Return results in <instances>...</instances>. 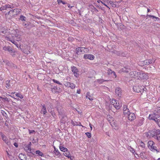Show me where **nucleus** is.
Masks as SVG:
<instances>
[{
    "mask_svg": "<svg viewBox=\"0 0 160 160\" xmlns=\"http://www.w3.org/2000/svg\"><path fill=\"white\" fill-rule=\"evenodd\" d=\"M133 77L139 80L147 79L148 78V76L145 73L134 71L133 72Z\"/></svg>",
    "mask_w": 160,
    "mask_h": 160,
    "instance_id": "nucleus-1",
    "label": "nucleus"
},
{
    "mask_svg": "<svg viewBox=\"0 0 160 160\" xmlns=\"http://www.w3.org/2000/svg\"><path fill=\"white\" fill-rule=\"evenodd\" d=\"M158 130V129H153L152 130H149L145 133L146 137L148 138H154Z\"/></svg>",
    "mask_w": 160,
    "mask_h": 160,
    "instance_id": "nucleus-2",
    "label": "nucleus"
},
{
    "mask_svg": "<svg viewBox=\"0 0 160 160\" xmlns=\"http://www.w3.org/2000/svg\"><path fill=\"white\" fill-rule=\"evenodd\" d=\"M148 147L151 151H156L157 152L159 151L157 149V148L155 146V143L152 141H150L148 142Z\"/></svg>",
    "mask_w": 160,
    "mask_h": 160,
    "instance_id": "nucleus-3",
    "label": "nucleus"
},
{
    "mask_svg": "<svg viewBox=\"0 0 160 160\" xmlns=\"http://www.w3.org/2000/svg\"><path fill=\"white\" fill-rule=\"evenodd\" d=\"M149 118L150 119L154 120L159 126L160 127V116L149 115Z\"/></svg>",
    "mask_w": 160,
    "mask_h": 160,
    "instance_id": "nucleus-4",
    "label": "nucleus"
},
{
    "mask_svg": "<svg viewBox=\"0 0 160 160\" xmlns=\"http://www.w3.org/2000/svg\"><path fill=\"white\" fill-rule=\"evenodd\" d=\"M155 61V60L153 61V59H148L140 62H139V65L141 66H143L146 65H148L150 64L154 63Z\"/></svg>",
    "mask_w": 160,
    "mask_h": 160,
    "instance_id": "nucleus-5",
    "label": "nucleus"
},
{
    "mask_svg": "<svg viewBox=\"0 0 160 160\" xmlns=\"http://www.w3.org/2000/svg\"><path fill=\"white\" fill-rule=\"evenodd\" d=\"M87 48L82 47H80L77 48L76 49V53L78 55H80L81 54L84 53L87 51L85 49Z\"/></svg>",
    "mask_w": 160,
    "mask_h": 160,
    "instance_id": "nucleus-6",
    "label": "nucleus"
},
{
    "mask_svg": "<svg viewBox=\"0 0 160 160\" xmlns=\"http://www.w3.org/2000/svg\"><path fill=\"white\" fill-rule=\"evenodd\" d=\"M112 104L117 109H119L120 108L121 106L120 105L118 101L112 99Z\"/></svg>",
    "mask_w": 160,
    "mask_h": 160,
    "instance_id": "nucleus-7",
    "label": "nucleus"
},
{
    "mask_svg": "<svg viewBox=\"0 0 160 160\" xmlns=\"http://www.w3.org/2000/svg\"><path fill=\"white\" fill-rule=\"evenodd\" d=\"M57 109L59 114V118H60V116L66 114L64 109L61 106L58 107Z\"/></svg>",
    "mask_w": 160,
    "mask_h": 160,
    "instance_id": "nucleus-8",
    "label": "nucleus"
},
{
    "mask_svg": "<svg viewBox=\"0 0 160 160\" xmlns=\"http://www.w3.org/2000/svg\"><path fill=\"white\" fill-rule=\"evenodd\" d=\"M133 89L135 92L138 93L141 92L143 88L141 86H133Z\"/></svg>",
    "mask_w": 160,
    "mask_h": 160,
    "instance_id": "nucleus-9",
    "label": "nucleus"
},
{
    "mask_svg": "<svg viewBox=\"0 0 160 160\" xmlns=\"http://www.w3.org/2000/svg\"><path fill=\"white\" fill-rule=\"evenodd\" d=\"M72 71L76 77H78L79 75L78 73V69L75 67L73 66L72 67Z\"/></svg>",
    "mask_w": 160,
    "mask_h": 160,
    "instance_id": "nucleus-10",
    "label": "nucleus"
},
{
    "mask_svg": "<svg viewBox=\"0 0 160 160\" xmlns=\"http://www.w3.org/2000/svg\"><path fill=\"white\" fill-rule=\"evenodd\" d=\"M149 115H155V116H160V107H157L156 108L152 114H150Z\"/></svg>",
    "mask_w": 160,
    "mask_h": 160,
    "instance_id": "nucleus-11",
    "label": "nucleus"
},
{
    "mask_svg": "<svg viewBox=\"0 0 160 160\" xmlns=\"http://www.w3.org/2000/svg\"><path fill=\"white\" fill-rule=\"evenodd\" d=\"M128 119L131 121H132L136 118L135 114L133 113H130L128 115Z\"/></svg>",
    "mask_w": 160,
    "mask_h": 160,
    "instance_id": "nucleus-12",
    "label": "nucleus"
},
{
    "mask_svg": "<svg viewBox=\"0 0 160 160\" xmlns=\"http://www.w3.org/2000/svg\"><path fill=\"white\" fill-rule=\"evenodd\" d=\"M84 58L85 59H88L90 60H93L94 58V56L91 54H85L84 56Z\"/></svg>",
    "mask_w": 160,
    "mask_h": 160,
    "instance_id": "nucleus-13",
    "label": "nucleus"
},
{
    "mask_svg": "<svg viewBox=\"0 0 160 160\" xmlns=\"http://www.w3.org/2000/svg\"><path fill=\"white\" fill-rule=\"evenodd\" d=\"M1 137L2 140L5 142L8 145H9L10 142L8 140L5 136L2 133H1Z\"/></svg>",
    "mask_w": 160,
    "mask_h": 160,
    "instance_id": "nucleus-14",
    "label": "nucleus"
},
{
    "mask_svg": "<svg viewBox=\"0 0 160 160\" xmlns=\"http://www.w3.org/2000/svg\"><path fill=\"white\" fill-rule=\"evenodd\" d=\"M61 118V123H64L67 120V118L66 114L60 116Z\"/></svg>",
    "mask_w": 160,
    "mask_h": 160,
    "instance_id": "nucleus-15",
    "label": "nucleus"
},
{
    "mask_svg": "<svg viewBox=\"0 0 160 160\" xmlns=\"http://www.w3.org/2000/svg\"><path fill=\"white\" fill-rule=\"evenodd\" d=\"M25 150L28 153H33V150H32L31 147H30V146H26L24 148Z\"/></svg>",
    "mask_w": 160,
    "mask_h": 160,
    "instance_id": "nucleus-16",
    "label": "nucleus"
},
{
    "mask_svg": "<svg viewBox=\"0 0 160 160\" xmlns=\"http://www.w3.org/2000/svg\"><path fill=\"white\" fill-rule=\"evenodd\" d=\"M89 8L90 10L92 13L97 12H98V11L93 6L91 5L89 6Z\"/></svg>",
    "mask_w": 160,
    "mask_h": 160,
    "instance_id": "nucleus-17",
    "label": "nucleus"
},
{
    "mask_svg": "<svg viewBox=\"0 0 160 160\" xmlns=\"http://www.w3.org/2000/svg\"><path fill=\"white\" fill-rule=\"evenodd\" d=\"M154 138L157 140L158 142H160V130L159 129L158 130Z\"/></svg>",
    "mask_w": 160,
    "mask_h": 160,
    "instance_id": "nucleus-18",
    "label": "nucleus"
},
{
    "mask_svg": "<svg viewBox=\"0 0 160 160\" xmlns=\"http://www.w3.org/2000/svg\"><path fill=\"white\" fill-rule=\"evenodd\" d=\"M7 32V29L4 27H2L1 25H0V33L5 34Z\"/></svg>",
    "mask_w": 160,
    "mask_h": 160,
    "instance_id": "nucleus-19",
    "label": "nucleus"
},
{
    "mask_svg": "<svg viewBox=\"0 0 160 160\" xmlns=\"http://www.w3.org/2000/svg\"><path fill=\"white\" fill-rule=\"evenodd\" d=\"M115 93L118 95L120 97L121 95V90L120 88H117L115 89Z\"/></svg>",
    "mask_w": 160,
    "mask_h": 160,
    "instance_id": "nucleus-20",
    "label": "nucleus"
},
{
    "mask_svg": "<svg viewBox=\"0 0 160 160\" xmlns=\"http://www.w3.org/2000/svg\"><path fill=\"white\" fill-rule=\"evenodd\" d=\"M3 49L5 51H7L11 52H13V49L9 46H4L3 48Z\"/></svg>",
    "mask_w": 160,
    "mask_h": 160,
    "instance_id": "nucleus-21",
    "label": "nucleus"
},
{
    "mask_svg": "<svg viewBox=\"0 0 160 160\" xmlns=\"http://www.w3.org/2000/svg\"><path fill=\"white\" fill-rule=\"evenodd\" d=\"M47 112L46 110V108L45 105H42V107L40 111V113H43L44 114H45Z\"/></svg>",
    "mask_w": 160,
    "mask_h": 160,
    "instance_id": "nucleus-22",
    "label": "nucleus"
},
{
    "mask_svg": "<svg viewBox=\"0 0 160 160\" xmlns=\"http://www.w3.org/2000/svg\"><path fill=\"white\" fill-rule=\"evenodd\" d=\"M6 38H7V40H9L12 42L13 43L15 44L17 47H18V44L17 43V42L12 39H11L9 37H6Z\"/></svg>",
    "mask_w": 160,
    "mask_h": 160,
    "instance_id": "nucleus-23",
    "label": "nucleus"
},
{
    "mask_svg": "<svg viewBox=\"0 0 160 160\" xmlns=\"http://www.w3.org/2000/svg\"><path fill=\"white\" fill-rule=\"evenodd\" d=\"M6 87L8 89H10L11 88V84L10 82V80H7L6 82Z\"/></svg>",
    "mask_w": 160,
    "mask_h": 160,
    "instance_id": "nucleus-24",
    "label": "nucleus"
},
{
    "mask_svg": "<svg viewBox=\"0 0 160 160\" xmlns=\"http://www.w3.org/2000/svg\"><path fill=\"white\" fill-rule=\"evenodd\" d=\"M141 158L142 159H146L147 158V155L144 152H142L140 154Z\"/></svg>",
    "mask_w": 160,
    "mask_h": 160,
    "instance_id": "nucleus-25",
    "label": "nucleus"
},
{
    "mask_svg": "<svg viewBox=\"0 0 160 160\" xmlns=\"http://www.w3.org/2000/svg\"><path fill=\"white\" fill-rule=\"evenodd\" d=\"M86 97L87 98H88L90 100H92L93 99L92 96L90 95V93L89 92H87L86 95Z\"/></svg>",
    "mask_w": 160,
    "mask_h": 160,
    "instance_id": "nucleus-26",
    "label": "nucleus"
},
{
    "mask_svg": "<svg viewBox=\"0 0 160 160\" xmlns=\"http://www.w3.org/2000/svg\"><path fill=\"white\" fill-rule=\"evenodd\" d=\"M146 17H147V19L149 18H152V19L155 18L156 20H159V18L153 15H147V16H146Z\"/></svg>",
    "mask_w": 160,
    "mask_h": 160,
    "instance_id": "nucleus-27",
    "label": "nucleus"
},
{
    "mask_svg": "<svg viewBox=\"0 0 160 160\" xmlns=\"http://www.w3.org/2000/svg\"><path fill=\"white\" fill-rule=\"evenodd\" d=\"M15 15H18L19 14L20 12H21L22 11V10L20 9H15Z\"/></svg>",
    "mask_w": 160,
    "mask_h": 160,
    "instance_id": "nucleus-28",
    "label": "nucleus"
},
{
    "mask_svg": "<svg viewBox=\"0 0 160 160\" xmlns=\"http://www.w3.org/2000/svg\"><path fill=\"white\" fill-rule=\"evenodd\" d=\"M107 71V73L108 75H111L112 74H114V75H115V72L113 71H112V70L110 69H108Z\"/></svg>",
    "mask_w": 160,
    "mask_h": 160,
    "instance_id": "nucleus-29",
    "label": "nucleus"
},
{
    "mask_svg": "<svg viewBox=\"0 0 160 160\" xmlns=\"http://www.w3.org/2000/svg\"><path fill=\"white\" fill-rule=\"evenodd\" d=\"M60 149L61 151L64 152H67L68 150L66 148L62 146H60Z\"/></svg>",
    "mask_w": 160,
    "mask_h": 160,
    "instance_id": "nucleus-30",
    "label": "nucleus"
},
{
    "mask_svg": "<svg viewBox=\"0 0 160 160\" xmlns=\"http://www.w3.org/2000/svg\"><path fill=\"white\" fill-rule=\"evenodd\" d=\"M55 150L54 151L55 154L57 156H60L61 154L58 151V150L57 149H56L55 147H54Z\"/></svg>",
    "mask_w": 160,
    "mask_h": 160,
    "instance_id": "nucleus-31",
    "label": "nucleus"
},
{
    "mask_svg": "<svg viewBox=\"0 0 160 160\" xmlns=\"http://www.w3.org/2000/svg\"><path fill=\"white\" fill-rule=\"evenodd\" d=\"M36 154L41 157H43L44 156V155L43 153L39 150L36 151Z\"/></svg>",
    "mask_w": 160,
    "mask_h": 160,
    "instance_id": "nucleus-32",
    "label": "nucleus"
},
{
    "mask_svg": "<svg viewBox=\"0 0 160 160\" xmlns=\"http://www.w3.org/2000/svg\"><path fill=\"white\" fill-rule=\"evenodd\" d=\"M143 118H142L140 120H139L137 121V123L138 125L139 126H141L143 124Z\"/></svg>",
    "mask_w": 160,
    "mask_h": 160,
    "instance_id": "nucleus-33",
    "label": "nucleus"
},
{
    "mask_svg": "<svg viewBox=\"0 0 160 160\" xmlns=\"http://www.w3.org/2000/svg\"><path fill=\"white\" fill-rule=\"evenodd\" d=\"M64 154L65 156L68 157V158H71V155L69 152L67 151V152H65Z\"/></svg>",
    "mask_w": 160,
    "mask_h": 160,
    "instance_id": "nucleus-34",
    "label": "nucleus"
},
{
    "mask_svg": "<svg viewBox=\"0 0 160 160\" xmlns=\"http://www.w3.org/2000/svg\"><path fill=\"white\" fill-rule=\"evenodd\" d=\"M1 113L3 116H4L6 118H7L8 117V116L6 112L3 110H1Z\"/></svg>",
    "mask_w": 160,
    "mask_h": 160,
    "instance_id": "nucleus-35",
    "label": "nucleus"
},
{
    "mask_svg": "<svg viewBox=\"0 0 160 160\" xmlns=\"http://www.w3.org/2000/svg\"><path fill=\"white\" fill-rule=\"evenodd\" d=\"M68 87L72 89H73L75 88V85L73 83L70 82L69 86Z\"/></svg>",
    "mask_w": 160,
    "mask_h": 160,
    "instance_id": "nucleus-36",
    "label": "nucleus"
},
{
    "mask_svg": "<svg viewBox=\"0 0 160 160\" xmlns=\"http://www.w3.org/2000/svg\"><path fill=\"white\" fill-rule=\"evenodd\" d=\"M52 91L54 93H55L58 92V89L56 87H55L52 88Z\"/></svg>",
    "mask_w": 160,
    "mask_h": 160,
    "instance_id": "nucleus-37",
    "label": "nucleus"
},
{
    "mask_svg": "<svg viewBox=\"0 0 160 160\" xmlns=\"http://www.w3.org/2000/svg\"><path fill=\"white\" fill-rule=\"evenodd\" d=\"M6 9L7 8H13L14 7L13 6V5H10L9 4H8L5 5Z\"/></svg>",
    "mask_w": 160,
    "mask_h": 160,
    "instance_id": "nucleus-38",
    "label": "nucleus"
},
{
    "mask_svg": "<svg viewBox=\"0 0 160 160\" xmlns=\"http://www.w3.org/2000/svg\"><path fill=\"white\" fill-rule=\"evenodd\" d=\"M26 17L23 15H21L19 19L22 21H25V20Z\"/></svg>",
    "mask_w": 160,
    "mask_h": 160,
    "instance_id": "nucleus-39",
    "label": "nucleus"
},
{
    "mask_svg": "<svg viewBox=\"0 0 160 160\" xmlns=\"http://www.w3.org/2000/svg\"><path fill=\"white\" fill-rule=\"evenodd\" d=\"M16 96L19 97L21 99L23 98V96L22 95L19 93H16Z\"/></svg>",
    "mask_w": 160,
    "mask_h": 160,
    "instance_id": "nucleus-40",
    "label": "nucleus"
},
{
    "mask_svg": "<svg viewBox=\"0 0 160 160\" xmlns=\"http://www.w3.org/2000/svg\"><path fill=\"white\" fill-rule=\"evenodd\" d=\"M124 111H125L123 112V113L125 115L126 114L128 115V114H129L130 113V112L129 111L128 109H127L126 110H124Z\"/></svg>",
    "mask_w": 160,
    "mask_h": 160,
    "instance_id": "nucleus-41",
    "label": "nucleus"
},
{
    "mask_svg": "<svg viewBox=\"0 0 160 160\" xmlns=\"http://www.w3.org/2000/svg\"><path fill=\"white\" fill-rule=\"evenodd\" d=\"M70 82H64V85L66 87H68L69 86Z\"/></svg>",
    "mask_w": 160,
    "mask_h": 160,
    "instance_id": "nucleus-42",
    "label": "nucleus"
},
{
    "mask_svg": "<svg viewBox=\"0 0 160 160\" xmlns=\"http://www.w3.org/2000/svg\"><path fill=\"white\" fill-rule=\"evenodd\" d=\"M106 80H104L102 79H99L97 80L98 82L99 83H102L103 82L106 81Z\"/></svg>",
    "mask_w": 160,
    "mask_h": 160,
    "instance_id": "nucleus-43",
    "label": "nucleus"
},
{
    "mask_svg": "<svg viewBox=\"0 0 160 160\" xmlns=\"http://www.w3.org/2000/svg\"><path fill=\"white\" fill-rule=\"evenodd\" d=\"M57 2L58 4H60V3H62L63 4H66V3L62 0H57Z\"/></svg>",
    "mask_w": 160,
    "mask_h": 160,
    "instance_id": "nucleus-44",
    "label": "nucleus"
},
{
    "mask_svg": "<svg viewBox=\"0 0 160 160\" xmlns=\"http://www.w3.org/2000/svg\"><path fill=\"white\" fill-rule=\"evenodd\" d=\"M52 81H53L54 82V83H57L58 84H59V85H62V84L61 83L59 82L58 81H57V80H56L55 79H53L52 80Z\"/></svg>",
    "mask_w": 160,
    "mask_h": 160,
    "instance_id": "nucleus-45",
    "label": "nucleus"
},
{
    "mask_svg": "<svg viewBox=\"0 0 160 160\" xmlns=\"http://www.w3.org/2000/svg\"><path fill=\"white\" fill-rule=\"evenodd\" d=\"M6 10L5 5L0 8V10L1 11H2V10Z\"/></svg>",
    "mask_w": 160,
    "mask_h": 160,
    "instance_id": "nucleus-46",
    "label": "nucleus"
},
{
    "mask_svg": "<svg viewBox=\"0 0 160 160\" xmlns=\"http://www.w3.org/2000/svg\"><path fill=\"white\" fill-rule=\"evenodd\" d=\"M85 134L88 138H90L91 137V134L90 133L87 132Z\"/></svg>",
    "mask_w": 160,
    "mask_h": 160,
    "instance_id": "nucleus-47",
    "label": "nucleus"
},
{
    "mask_svg": "<svg viewBox=\"0 0 160 160\" xmlns=\"http://www.w3.org/2000/svg\"><path fill=\"white\" fill-rule=\"evenodd\" d=\"M10 99L8 98H3V100L2 101H5L7 102H9L10 101Z\"/></svg>",
    "mask_w": 160,
    "mask_h": 160,
    "instance_id": "nucleus-48",
    "label": "nucleus"
},
{
    "mask_svg": "<svg viewBox=\"0 0 160 160\" xmlns=\"http://www.w3.org/2000/svg\"><path fill=\"white\" fill-rule=\"evenodd\" d=\"M11 10V14H12L13 15H15V9H12Z\"/></svg>",
    "mask_w": 160,
    "mask_h": 160,
    "instance_id": "nucleus-49",
    "label": "nucleus"
},
{
    "mask_svg": "<svg viewBox=\"0 0 160 160\" xmlns=\"http://www.w3.org/2000/svg\"><path fill=\"white\" fill-rule=\"evenodd\" d=\"M140 145L141 147L142 148H144L145 147V144L142 141L141 142Z\"/></svg>",
    "mask_w": 160,
    "mask_h": 160,
    "instance_id": "nucleus-50",
    "label": "nucleus"
},
{
    "mask_svg": "<svg viewBox=\"0 0 160 160\" xmlns=\"http://www.w3.org/2000/svg\"><path fill=\"white\" fill-rule=\"evenodd\" d=\"M16 38L15 39L16 41H19L21 40V38L20 36L18 38H17L16 37Z\"/></svg>",
    "mask_w": 160,
    "mask_h": 160,
    "instance_id": "nucleus-51",
    "label": "nucleus"
},
{
    "mask_svg": "<svg viewBox=\"0 0 160 160\" xmlns=\"http://www.w3.org/2000/svg\"><path fill=\"white\" fill-rule=\"evenodd\" d=\"M123 112L124 111H125L124 110H126L127 109H128V108H127V107L126 105H123Z\"/></svg>",
    "mask_w": 160,
    "mask_h": 160,
    "instance_id": "nucleus-52",
    "label": "nucleus"
},
{
    "mask_svg": "<svg viewBox=\"0 0 160 160\" xmlns=\"http://www.w3.org/2000/svg\"><path fill=\"white\" fill-rule=\"evenodd\" d=\"M3 62H6V64L8 65V66H9L10 64V63L7 61L5 60V61L4 60H3Z\"/></svg>",
    "mask_w": 160,
    "mask_h": 160,
    "instance_id": "nucleus-53",
    "label": "nucleus"
},
{
    "mask_svg": "<svg viewBox=\"0 0 160 160\" xmlns=\"http://www.w3.org/2000/svg\"><path fill=\"white\" fill-rule=\"evenodd\" d=\"M29 134L35 132V131L34 130H29Z\"/></svg>",
    "mask_w": 160,
    "mask_h": 160,
    "instance_id": "nucleus-54",
    "label": "nucleus"
},
{
    "mask_svg": "<svg viewBox=\"0 0 160 160\" xmlns=\"http://www.w3.org/2000/svg\"><path fill=\"white\" fill-rule=\"evenodd\" d=\"M112 75V76L114 78H116L117 77V75H116V73L115 72V75H114V74H111Z\"/></svg>",
    "mask_w": 160,
    "mask_h": 160,
    "instance_id": "nucleus-55",
    "label": "nucleus"
},
{
    "mask_svg": "<svg viewBox=\"0 0 160 160\" xmlns=\"http://www.w3.org/2000/svg\"><path fill=\"white\" fill-rule=\"evenodd\" d=\"M14 145L16 147H18V144L16 142L14 143Z\"/></svg>",
    "mask_w": 160,
    "mask_h": 160,
    "instance_id": "nucleus-56",
    "label": "nucleus"
},
{
    "mask_svg": "<svg viewBox=\"0 0 160 160\" xmlns=\"http://www.w3.org/2000/svg\"><path fill=\"white\" fill-rule=\"evenodd\" d=\"M68 8H72V7H73V6H71L70 5V4H68Z\"/></svg>",
    "mask_w": 160,
    "mask_h": 160,
    "instance_id": "nucleus-57",
    "label": "nucleus"
},
{
    "mask_svg": "<svg viewBox=\"0 0 160 160\" xmlns=\"http://www.w3.org/2000/svg\"><path fill=\"white\" fill-rule=\"evenodd\" d=\"M130 151H131V152H132L133 153H134V152H135V151L132 148H131V149L130 150Z\"/></svg>",
    "mask_w": 160,
    "mask_h": 160,
    "instance_id": "nucleus-58",
    "label": "nucleus"
},
{
    "mask_svg": "<svg viewBox=\"0 0 160 160\" xmlns=\"http://www.w3.org/2000/svg\"><path fill=\"white\" fill-rule=\"evenodd\" d=\"M31 142H30L29 143V144L27 145V146H30V147H31Z\"/></svg>",
    "mask_w": 160,
    "mask_h": 160,
    "instance_id": "nucleus-59",
    "label": "nucleus"
},
{
    "mask_svg": "<svg viewBox=\"0 0 160 160\" xmlns=\"http://www.w3.org/2000/svg\"><path fill=\"white\" fill-rule=\"evenodd\" d=\"M8 15L11 14V10L9 12H8Z\"/></svg>",
    "mask_w": 160,
    "mask_h": 160,
    "instance_id": "nucleus-60",
    "label": "nucleus"
},
{
    "mask_svg": "<svg viewBox=\"0 0 160 160\" xmlns=\"http://www.w3.org/2000/svg\"><path fill=\"white\" fill-rule=\"evenodd\" d=\"M22 156H23V154H20L19 155V157H21Z\"/></svg>",
    "mask_w": 160,
    "mask_h": 160,
    "instance_id": "nucleus-61",
    "label": "nucleus"
},
{
    "mask_svg": "<svg viewBox=\"0 0 160 160\" xmlns=\"http://www.w3.org/2000/svg\"><path fill=\"white\" fill-rule=\"evenodd\" d=\"M77 93L78 94H79L80 93V91L79 90H78L77 91Z\"/></svg>",
    "mask_w": 160,
    "mask_h": 160,
    "instance_id": "nucleus-62",
    "label": "nucleus"
},
{
    "mask_svg": "<svg viewBox=\"0 0 160 160\" xmlns=\"http://www.w3.org/2000/svg\"><path fill=\"white\" fill-rule=\"evenodd\" d=\"M89 125H90V128L91 129V130H92V125H91V124H89Z\"/></svg>",
    "mask_w": 160,
    "mask_h": 160,
    "instance_id": "nucleus-63",
    "label": "nucleus"
},
{
    "mask_svg": "<svg viewBox=\"0 0 160 160\" xmlns=\"http://www.w3.org/2000/svg\"><path fill=\"white\" fill-rule=\"evenodd\" d=\"M32 155H31V154H29V155H28V156H29L30 157H32Z\"/></svg>",
    "mask_w": 160,
    "mask_h": 160,
    "instance_id": "nucleus-64",
    "label": "nucleus"
}]
</instances>
